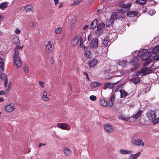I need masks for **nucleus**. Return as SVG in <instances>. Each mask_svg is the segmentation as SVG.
Wrapping results in <instances>:
<instances>
[{
	"label": "nucleus",
	"instance_id": "f257e3e1",
	"mask_svg": "<svg viewBox=\"0 0 159 159\" xmlns=\"http://www.w3.org/2000/svg\"><path fill=\"white\" fill-rule=\"evenodd\" d=\"M23 46H19L17 45L15 48V52L13 56L14 63L15 64L17 68L21 67L22 65V61L19 56V52L18 49H22Z\"/></svg>",
	"mask_w": 159,
	"mask_h": 159
},
{
	"label": "nucleus",
	"instance_id": "f03ea898",
	"mask_svg": "<svg viewBox=\"0 0 159 159\" xmlns=\"http://www.w3.org/2000/svg\"><path fill=\"white\" fill-rule=\"evenodd\" d=\"M147 116L148 119L152 121L154 124L159 122V118H156L155 111H149L147 114Z\"/></svg>",
	"mask_w": 159,
	"mask_h": 159
},
{
	"label": "nucleus",
	"instance_id": "7ed1b4c3",
	"mask_svg": "<svg viewBox=\"0 0 159 159\" xmlns=\"http://www.w3.org/2000/svg\"><path fill=\"white\" fill-rule=\"evenodd\" d=\"M152 72V70L146 67H143L136 74L137 75L140 74L141 75H148Z\"/></svg>",
	"mask_w": 159,
	"mask_h": 159
},
{
	"label": "nucleus",
	"instance_id": "20e7f679",
	"mask_svg": "<svg viewBox=\"0 0 159 159\" xmlns=\"http://www.w3.org/2000/svg\"><path fill=\"white\" fill-rule=\"evenodd\" d=\"M151 55V53L148 52L146 49H143L138 53V56L139 57L145 56L146 57V59L149 57Z\"/></svg>",
	"mask_w": 159,
	"mask_h": 159
},
{
	"label": "nucleus",
	"instance_id": "39448f33",
	"mask_svg": "<svg viewBox=\"0 0 159 159\" xmlns=\"http://www.w3.org/2000/svg\"><path fill=\"white\" fill-rule=\"evenodd\" d=\"M53 42L51 41H48L47 44L45 47V49L46 52L48 53H52L53 50Z\"/></svg>",
	"mask_w": 159,
	"mask_h": 159
},
{
	"label": "nucleus",
	"instance_id": "423d86ee",
	"mask_svg": "<svg viewBox=\"0 0 159 159\" xmlns=\"http://www.w3.org/2000/svg\"><path fill=\"white\" fill-rule=\"evenodd\" d=\"M138 58L137 57H134L131 60L130 64L132 66H134V68H131L132 71L135 70L138 67Z\"/></svg>",
	"mask_w": 159,
	"mask_h": 159
},
{
	"label": "nucleus",
	"instance_id": "0eeeda50",
	"mask_svg": "<svg viewBox=\"0 0 159 159\" xmlns=\"http://www.w3.org/2000/svg\"><path fill=\"white\" fill-rule=\"evenodd\" d=\"M15 109V104L11 103L6 106L5 107V111L7 112H11L13 111Z\"/></svg>",
	"mask_w": 159,
	"mask_h": 159
},
{
	"label": "nucleus",
	"instance_id": "6e6552de",
	"mask_svg": "<svg viewBox=\"0 0 159 159\" xmlns=\"http://www.w3.org/2000/svg\"><path fill=\"white\" fill-rule=\"evenodd\" d=\"M112 17H114L115 19L116 18L119 19L124 17V13L121 11H118L117 12H113L112 13Z\"/></svg>",
	"mask_w": 159,
	"mask_h": 159
},
{
	"label": "nucleus",
	"instance_id": "1a4fd4ad",
	"mask_svg": "<svg viewBox=\"0 0 159 159\" xmlns=\"http://www.w3.org/2000/svg\"><path fill=\"white\" fill-rule=\"evenodd\" d=\"M131 143L135 145L144 146V142L141 139H133L131 140Z\"/></svg>",
	"mask_w": 159,
	"mask_h": 159
},
{
	"label": "nucleus",
	"instance_id": "9d476101",
	"mask_svg": "<svg viewBox=\"0 0 159 159\" xmlns=\"http://www.w3.org/2000/svg\"><path fill=\"white\" fill-rule=\"evenodd\" d=\"M57 127L63 129H66L67 130H69L70 129V127L66 125V124L64 123H59L57 124Z\"/></svg>",
	"mask_w": 159,
	"mask_h": 159
},
{
	"label": "nucleus",
	"instance_id": "9b49d317",
	"mask_svg": "<svg viewBox=\"0 0 159 159\" xmlns=\"http://www.w3.org/2000/svg\"><path fill=\"white\" fill-rule=\"evenodd\" d=\"M104 128L105 130L109 133H111L113 132V129L111 126L109 124H105L104 125Z\"/></svg>",
	"mask_w": 159,
	"mask_h": 159
},
{
	"label": "nucleus",
	"instance_id": "f8f14e48",
	"mask_svg": "<svg viewBox=\"0 0 159 159\" xmlns=\"http://www.w3.org/2000/svg\"><path fill=\"white\" fill-rule=\"evenodd\" d=\"M98 44V40L97 38H94L91 41L90 44V47L91 48L96 47Z\"/></svg>",
	"mask_w": 159,
	"mask_h": 159
},
{
	"label": "nucleus",
	"instance_id": "ddd939ff",
	"mask_svg": "<svg viewBox=\"0 0 159 159\" xmlns=\"http://www.w3.org/2000/svg\"><path fill=\"white\" fill-rule=\"evenodd\" d=\"M119 82V81H118L117 82L115 83H106L104 84V85L107 88H108L109 89H113L114 87V85L117 83Z\"/></svg>",
	"mask_w": 159,
	"mask_h": 159
},
{
	"label": "nucleus",
	"instance_id": "4468645a",
	"mask_svg": "<svg viewBox=\"0 0 159 159\" xmlns=\"http://www.w3.org/2000/svg\"><path fill=\"white\" fill-rule=\"evenodd\" d=\"M41 98L43 100L48 101L49 100V98L47 96V91H44L42 92L40 94Z\"/></svg>",
	"mask_w": 159,
	"mask_h": 159
},
{
	"label": "nucleus",
	"instance_id": "2eb2a0df",
	"mask_svg": "<svg viewBox=\"0 0 159 159\" xmlns=\"http://www.w3.org/2000/svg\"><path fill=\"white\" fill-rule=\"evenodd\" d=\"M63 151L64 154L66 157L70 156L71 155V151L67 148H64L63 149Z\"/></svg>",
	"mask_w": 159,
	"mask_h": 159
},
{
	"label": "nucleus",
	"instance_id": "dca6fc26",
	"mask_svg": "<svg viewBox=\"0 0 159 159\" xmlns=\"http://www.w3.org/2000/svg\"><path fill=\"white\" fill-rule=\"evenodd\" d=\"M97 64V60L93 59L90 60L88 63V65L89 67H93L95 66Z\"/></svg>",
	"mask_w": 159,
	"mask_h": 159
},
{
	"label": "nucleus",
	"instance_id": "f3484780",
	"mask_svg": "<svg viewBox=\"0 0 159 159\" xmlns=\"http://www.w3.org/2000/svg\"><path fill=\"white\" fill-rule=\"evenodd\" d=\"M0 77L2 80H4L5 86L7 87V84L8 83V79L7 76H6L3 73H1L0 75Z\"/></svg>",
	"mask_w": 159,
	"mask_h": 159
},
{
	"label": "nucleus",
	"instance_id": "a211bd4d",
	"mask_svg": "<svg viewBox=\"0 0 159 159\" xmlns=\"http://www.w3.org/2000/svg\"><path fill=\"white\" fill-rule=\"evenodd\" d=\"M138 12L136 11H128L126 14V15L128 17H132L134 16L137 15Z\"/></svg>",
	"mask_w": 159,
	"mask_h": 159
},
{
	"label": "nucleus",
	"instance_id": "6ab92c4d",
	"mask_svg": "<svg viewBox=\"0 0 159 159\" xmlns=\"http://www.w3.org/2000/svg\"><path fill=\"white\" fill-rule=\"evenodd\" d=\"M140 152H139L134 154H131L128 157V159H136L140 156Z\"/></svg>",
	"mask_w": 159,
	"mask_h": 159
},
{
	"label": "nucleus",
	"instance_id": "aec40b11",
	"mask_svg": "<svg viewBox=\"0 0 159 159\" xmlns=\"http://www.w3.org/2000/svg\"><path fill=\"white\" fill-rule=\"evenodd\" d=\"M115 19L114 17H112V15H111V18L110 20H107L106 23V25L107 26H109L113 24L115 20Z\"/></svg>",
	"mask_w": 159,
	"mask_h": 159
},
{
	"label": "nucleus",
	"instance_id": "412c9836",
	"mask_svg": "<svg viewBox=\"0 0 159 159\" xmlns=\"http://www.w3.org/2000/svg\"><path fill=\"white\" fill-rule=\"evenodd\" d=\"M119 152L120 154H130L133 152L131 151L125 150L123 149H120Z\"/></svg>",
	"mask_w": 159,
	"mask_h": 159
},
{
	"label": "nucleus",
	"instance_id": "4be33fe9",
	"mask_svg": "<svg viewBox=\"0 0 159 159\" xmlns=\"http://www.w3.org/2000/svg\"><path fill=\"white\" fill-rule=\"evenodd\" d=\"M79 41V37L75 36V38L72 39L71 42V44L72 46H75L77 44Z\"/></svg>",
	"mask_w": 159,
	"mask_h": 159
},
{
	"label": "nucleus",
	"instance_id": "5701e85b",
	"mask_svg": "<svg viewBox=\"0 0 159 159\" xmlns=\"http://www.w3.org/2000/svg\"><path fill=\"white\" fill-rule=\"evenodd\" d=\"M33 7L32 5L28 4L25 6L24 7V9L27 12H30L33 8Z\"/></svg>",
	"mask_w": 159,
	"mask_h": 159
},
{
	"label": "nucleus",
	"instance_id": "b1692460",
	"mask_svg": "<svg viewBox=\"0 0 159 159\" xmlns=\"http://www.w3.org/2000/svg\"><path fill=\"white\" fill-rule=\"evenodd\" d=\"M118 64L123 67H124L127 65V61L126 60H122L119 61Z\"/></svg>",
	"mask_w": 159,
	"mask_h": 159
},
{
	"label": "nucleus",
	"instance_id": "393cba45",
	"mask_svg": "<svg viewBox=\"0 0 159 159\" xmlns=\"http://www.w3.org/2000/svg\"><path fill=\"white\" fill-rule=\"evenodd\" d=\"M97 22L98 21L97 19H95L91 23L90 25V28L93 29H94L95 27L97 25Z\"/></svg>",
	"mask_w": 159,
	"mask_h": 159
},
{
	"label": "nucleus",
	"instance_id": "a878e982",
	"mask_svg": "<svg viewBox=\"0 0 159 159\" xmlns=\"http://www.w3.org/2000/svg\"><path fill=\"white\" fill-rule=\"evenodd\" d=\"M109 40V38L108 37H105L102 43L104 47H106L107 46Z\"/></svg>",
	"mask_w": 159,
	"mask_h": 159
},
{
	"label": "nucleus",
	"instance_id": "bb28decb",
	"mask_svg": "<svg viewBox=\"0 0 159 159\" xmlns=\"http://www.w3.org/2000/svg\"><path fill=\"white\" fill-rule=\"evenodd\" d=\"M130 80L134 84H137L140 82V79L139 77H136L131 79Z\"/></svg>",
	"mask_w": 159,
	"mask_h": 159
},
{
	"label": "nucleus",
	"instance_id": "cd10ccee",
	"mask_svg": "<svg viewBox=\"0 0 159 159\" xmlns=\"http://www.w3.org/2000/svg\"><path fill=\"white\" fill-rule=\"evenodd\" d=\"M142 111L140 110H139L135 115H133L132 117L133 118L135 119H137L139 117H140L142 114Z\"/></svg>",
	"mask_w": 159,
	"mask_h": 159
},
{
	"label": "nucleus",
	"instance_id": "c85d7f7f",
	"mask_svg": "<svg viewBox=\"0 0 159 159\" xmlns=\"http://www.w3.org/2000/svg\"><path fill=\"white\" fill-rule=\"evenodd\" d=\"M100 104L103 107H106L107 105V102L104 99H100L99 101Z\"/></svg>",
	"mask_w": 159,
	"mask_h": 159
},
{
	"label": "nucleus",
	"instance_id": "c756f323",
	"mask_svg": "<svg viewBox=\"0 0 159 159\" xmlns=\"http://www.w3.org/2000/svg\"><path fill=\"white\" fill-rule=\"evenodd\" d=\"M119 91L120 93V97L121 98H125L127 96L128 94L125 91L122 90H120Z\"/></svg>",
	"mask_w": 159,
	"mask_h": 159
},
{
	"label": "nucleus",
	"instance_id": "7c9ffc66",
	"mask_svg": "<svg viewBox=\"0 0 159 159\" xmlns=\"http://www.w3.org/2000/svg\"><path fill=\"white\" fill-rule=\"evenodd\" d=\"M8 2H3L0 4V9L2 10H4L7 6Z\"/></svg>",
	"mask_w": 159,
	"mask_h": 159
},
{
	"label": "nucleus",
	"instance_id": "2f4dec72",
	"mask_svg": "<svg viewBox=\"0 0 159 159\" xmlns=\"http://www.w3.org/2000/svg\"><path fill=\"white\" fill-rule=\"evenodd\" d=\"M105 26V25L104 23H100L97 27L98 30L100 31L103 30Z\"/></svg>",
	"mask_w": 159,
	"mask_h": 159
},
{
	"label": "nucleus",
	"instance_id": "473e14b6",
	"mask_svg": "<svg viewBox=\"0 0 159 159\" xmlns=\"http://www.w3.org/2000/svg\"><path fill=\"white\" fill-rule=\"evenodd\" d=\"M12 41L14 44L16 45H18L20 43L19 39L17 37L14 38Z\"/></svg>",
	"mask_w": 159,
	"mask_h": 159
},
{
	"label": "nucleus",
	"instance_id": "72a5a7b5",
	"mask_svg": "<svg viewBox=\"0 0 159 159\" xmlns=\"http://www.w3.org/2000/svg\"><path fill=\"white\" fill-rule=\"evenodd\" d=\"M85 56L88 58H90L91 57V53L89 50L86 51L84 53Z\"/></svg>",
	"mask_w": 159,
	"mask_h": 159
},
{
	"label": "nucleus",
	"instance_id": "f704fd0d",
	"mask_svg": "<svg viewBox=\"0 0 159 159\" xmlns=\"http://www.w3.org/2000/svg\"><path fill=\"white\" fill-rule=\"evenodd\" d=\"M146 2V0H136V3L140 5H143Z\"/></svg>",
	"mask_w": 159,
	"mask_h": 159
},
{
	"label": "nucleus",
	"instance_id": "c9c22d12",
	"mask_svg": "<svg viewBox=\"0 0 159 159\" xmlns=\"http://www.w3.org/2000/svg\"><path fill=\"white\" fill-rule=\"evenodd\" d=\"M159 51V45L155 47L152 50V52L154 53H157Z\"/></svg>",
	"mask_w": 159,
	"mask_h": 159
},
{
	"label": "nucleus",
	"instance_id": "e433bc0d",
	"mask_svg": "<svg viewBox=\"0 0 159 159\" xmlns=\"http://www.w3.org/2000/svg\"><path fill=\"white\" fill-rule=\"evenodd\" d=\"M100 85V84L98 82H93L91 84V86L92 88H94Z\"/></svg>",
	"mask_w": 159,
	"mask_h": 159
},
{
	"label": "nucleus",
	"instance_id": "4c0bfd02",
	"mask_svg": "<svg viewBox=\"0 0 159 159\" xmlns=\"http://www.w3.org/2000/svg\"><path fill=\"white\" fill-rule=\"evenodd\" d=\"M82 1V0H76L73 3L70 4V6H73L80 3Z\"/></svg>",
	"mask_w": 159,
	"mask_h": 159
},
{
	"label": "nucleus",
	"instance_id": "58836bf2",
	"mask_svg": "<svg viewBox=\"0 0 159 159\" xmlns=\"http://www.w3.org/2000/svg\"><path fill=\"white\" fill-rule=\"evenodd\" d=\"M131 5V4L130 3H126V4H123L121 5V7L123 8L129 9Z\"/></svg>",
	"mask_w": 159,
	"mask_h": 159
},
{
	"label": "nucleus",
	"instance_id": "ea45409f",
	"mask_svg": "<svg viewBox=\"0 0 159 159\" xmlns=\"http://www.w3.org/2000/svg\"><path fill=\"white\" fill-rule=\"evenodd\" d=\"M3 66L4 62L3 59L2 58H0V67L2 70H3Z\"/></svg>",
	"mask_w": 159,
	"mask_h": 159
},
{
	"label": "nucleus",
	"instance_id": "a19ab883",
	"mask_svg": "<svg viewBox=\"0 0 159 159\" xmlns=\"http://www.w3.org/2000/svg\"><path fill=\"white\" fill-rule=\"evenodd\" d=\"M114 99V98L113 96H112L111 98L110 101L109 102V106L110 107H111L113 105V102Z\"/></svg>",
	"mask_w": 159,
	"mask_h": 159
},
{
	"label": "nucleus",
	"instance_id": "79ce46f5",
	"mask_svg": "<svg viewBox=\"0 0 159 159\" xmlns=\"http://www.w3.org/2000/svg\"><path fill=\"white\" fill-rule=\"evenodd\" d=\"M62 30V29L61 27H59L57 28L56 30H55V33L57 34H60L61 31Z\"/></svg>",
	"mask_w": 159,
	"mask_h": 159
},
{
	"label": "nucleus",
	"instance_id": "37998d69",
	"mask_svg": "<svg viewBox=\"0 0 159 159\" xmlns=\"http://www.w3.org/2000/svg\"><path fill=\"white\" fill-rule=\"evenodd\" d=\"M29 67L27 65H25L24 68V70L26 73H28L29 72Z\"/></svg>",
	"mask_w": 159,
	"mask_h": 159
},
{
	"label": "nucleus",
	"instance_id": "c03bdc74",
	"mask_svg": "<svg viewBox=\"0 0 159 159\" xmlns=\"http://www.w3.org/2000/svg\"><path fill=\"white\" fill-rule=\"evenodd\" d=\"M89 99L93 101H94L96 99V97L94 95H91Z\"/></svg>",
	"mask_w": 159,
	"mask_h": 159
},
{
	"label": "nucleus",
	"instance_id": "a18cd8bd",
	"mask_svg": "<svg viewBox=\"0 0 159 159\" xmlns=\"http://www.w3.org/2000/svg\"><path fill=\"white\" fill-rule=\"evenodd\" d=\"M151 60L149 59H148L145 61L144 62L143 65L144 66H146L148 64H149Z\"/></svg>",
	"mask_w": 159,
	"mask_h": 159
},
{
	"label": "nucleus",
	"instance_id": "49530a36",
	"mask_svg": "<svg viewBox=\"0 0 159 159\" xmlns=\"http://www.w3.org/2000/svg\"><path fill=\"white\" fill-rule=\"evenodd\" d=\"M156 11H155L151 10H150L149 12V14L150 15L152 16L155 13Z\"/></svg>",
	"mask_w": 159,
	"mask_h": 159
},
{
	"label": "nucleus",
	"instance_id": "de8ad7c7",
	"mask_svg": "<svg viewBox=\"0 0 159 159\" xmlns=\"http://www.w3.org/2000/svg\"><path fill=\"white\" fill-rule=\"evenodd\" d=\"M83 74L84 75L86 76V78L89 81L90 80V79L89 77L88 73L86 72H83Z\"/></svg>",
	"mask_w": 159,
	"mask_h": 159
},
{
	"label": "nucleus",
	"instance_id": "09e8293b",
	"mask_svg": "<svg viewBox=\"0 0 159 159\" xmlns=\"http://www.w3.org/2000/svg\"><path fill=\"white\" fill-rule=\"evenodd\" d=\"M39 85L42 88H44V82L42 81H39Z\"/></svg>",
	"mask_w": 159,
	"mask_h": 159
},
{
	"label": "nucleus",
	"instance_id": "8fccbe9b",
	"mask_svg": "<svg viewBox=\"0 0 159 159\" xmlns=\"http://www.w3.org/2000/svg\"><path fill=\"white\" fill-rule=\"evenodd\" d=\"M10 89L9 87H7L5 90L6 94H7L10 90Z\"/></svg>",
	"mask_w": 159,
	"mask_h": 159
},
{
	"label": "nucleus",
	"instance_id": "3c124183",
	"mask_svg": "<svg viewBox=\"0 0 159 159\" xmlns=\"http://www.w3.org/2000/svg\"><path fill=\"white\" fill-rule=\"evenodd\" d=\"M15 33L16 34H19L20 33V30L18 29H17L15 30Z\"/></svg>",
	"mask_w": 159,
	"mask_h": 159
},
{
	"label": "nucleus",
	"instance_id": "603ef678",
	"mask_svg": "<svg viewBox=\"0 0 159 159\" xmlns=\"http://www.w3.org/2000/svg\"><path fill=\"white\" fill-rule=\"evenodd\" d=\"M88 25H85L83 27V30H86L88 29Z\"/></svg>",
	"mask_w": 159,
	"mask_h": 159
},
{
	"label": "nucleus",
	"instance_id": "864d4df0",
	"mask_svg": "<svg viewBox=\"0 0 159 159\" xmlns=\"http://www.w3.org/2000/svg\"><path fill=\"white\" fill-rule=\"evenodd\" d=\"M120 86H117L115 89V92H118V91L119 89H120Z\"/></svg>",
	"mask_w": 159,
	"mask_h": 159
},
{
	"label": "nucleus",
	"instance_id": "5fc2aeb1",
	"mask_svg": "<svg viewBox=\"0 0 159 159\" xmlns=\"http://www.w3.org/2000/svg\"><path fill=\"white\" fill-rule=\"evenodd\" d=\"M121 119L123 120H125V121H128V119L127 118H125V117H123L121 118Z\"/></svg>",
	"mask_w": 159,
	"mask_h": 159
},
{
	"label": "nucleus",
	"instance_id": "6e6d98bb",
	"mask_svg": "<svg viewBox=\"0 0 159 159\" xmlns=\"http://www.w3.org/2000/svg\"><path fill=\"white\" fill-rule=\"evenodd\" d=\"M29 25L30 27H33L34 26V23L33 22H31L29 24Z\"/></svg>",
	"mask_w": 159,
	"mask_h": 159
},
{
	"label": "nucleus",
	"instance_id": "4d7b16f0",
	"mask_svg": "<svg viewBox=\"0 0 159 159\" xmlns=\"http://www.w3.org/2000/svg\"><path fill=\"white\" fill-rule=\"evenodd\" d=\"M46 144V143H40L39 145V147H41L42 146H45Z\"/></svg>",
	"mask_w": 159,
	"mask_h": 159
},
{
	"label": "nucleus",
	"instance_id": "13d9d810",
	"mask_svg": "<svg viewBox=\"0 0 159 159\" xmlns=\"http://www.w3.org/2000/svg\"><path fill=\"white\" fill-rule=\"evenodd\" d=\"M5 94V92L3 91H0V95H4Z\"/></svg>",
	"mask_w": 159,
	"mask_h": 159
},
{
	"label": "nucleus",
	"instance_id": "bf43d9fd",
	"mask_svg": "<svg viewBox=\"0 0 159 159\" xmlns=\"http://www.w3.org/2000/svg\"><path fill=\"white\" fill-rule=\"evenodd\" d=\"M63 6V4L62 3H61L59 5V6L58 7V8H60L61 7H62Z\"/></svg>",
	"mask_w": 159,
	"mask_h": 159
},
{
	"label": "nucleus",
	"instance_id": "052dcab7",
	"mask_svg": "<svg viewBox=\"0 0 159 159\" xmlns=\"http://www.w3.org/2000/svg\"><path fill=\"white\" fill-rule=\"evenodd\" d=\"M156 59L157 60H159V54L156 56Z\"/></svg>",
	"mask_w": 159,
	"mask_h": 159
},
{
	"label": "nucleus",
	"instance_id": "680f3d73",
	"mask_svg": "<svg viewBox=\"0 0 159 159\" xmlns=\"http://www.w3.org/2000/svg\"><path fill=\"white\" fill-rule=\"evenodd\" d=\"M54 3L55 5L57 4L58 2V0H54Z\"/></svg>",
	"mask_w": 159,
	"mask_h": 159
},
{
	"label": "nucleus",
	"instance_id": "e2e57ef3",
	"mask_svg": "<svg viewBox=\"0 0 159 159\" xmlns=\"http://www.w3.org/2000/svg\"><path fill=\"white\" fill-rule=\"evenodd\" d=\"M88 47H87L84 46V49L85 51H87V49H88Z\"/></svg>",
	"mask_w": 159,
	"mask_h": 159
},
{
	"label": "nucleus",
	"instance_id": "0e129e2a",
	"mask_svg": "<svg viewBox=\"0 0 159 159\" xmlns=\"http://www.w3.org/2000/svg\"><path fill=\"white\" fill-rule=\"evenodd\" d=\"M4 101V99L3 98H0V102Z\"/></svg>",
	"mask_w": 159,
	"mask_h": 159
},
{
	"label": "nucleus",
	"instance_id": "69168bd1",
	"mask_svg": "<svg viewBox=\"0 0 159 159\" xmlns=\"http://www.w3.org/2000/svg\"><path fill=\"white\" fill-rule=\"evenodd\" d=\"M93 0H89V4L91 3Z\"/></svg>",
	"mask_w": 159,
	"mask_h": 159
},
{
	"label": "nucleus",
	"instance_id": "338daca9",
	"mask_svg": "<svg viewBox=\"0 0 159 159\" xmlns=\"http://www.w3.org/2000/svg\"><path fill=\"white\" fill-rule=\"evenodd\" d=\"M82 44L81 43V42H80V47L81 48L82 47Z\"/></svg>",
	"mask_w": 159,
	"mask_h": 159
},
{
	"label": "nucleus",
	"instance_id": "774afa93",
	"mask_svg": "<svg viewBox=\"0 0 159 159\" xmlns=\"http://www.w3.org/2000/svg\"><path fill=\"white\" fill-rule=\"evenodd\" d=\"M2 18H3L2 16V15H0V20H1Z\"/></svg>",
	"mask_w": 159,
	"mask_h": 159
}]
</instances>
